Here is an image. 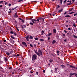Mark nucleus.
<instances>
[{
    "label": "nucleus",
    "mask_w": 77,
    "mask_h": 77,
    "mask_svg": "<svg viewBox=\"0 0 77 77\" xmlns=\"http://www.w3.org/2000/svg\"><path fill=\"white\" fill-rule=\"evenodd\" d=\"M51 54L52 56H53V57H54V56H54V55L53 54Z\"/></svg>",
    "instance_id": "60"
},
{
    "label": "nucleus",
    "mask_w": 77,
    "mask_h": 77,
    "mask_svg": "<svg viewBox=\"0 0 77 77\" xmlns=\"http://www.w3.org/2000/svg\"><path fill=\"white\" fill-rule=\"evenodd\" d=\"M73 13H74V12H71L69 13V14H73Z\"/></svg>",
    "instance_id": "46"
},
{
    "label": "nucleus",
    "mask_w": 77,
    "mask_h": 77,
    "mask_svg": "<svg viewBox=\"0 0 77 77\" xmlns=\"http://www.w3.org/2000/svg\"><path fill=\"white\" fill-rule=\"evenodd\" d=\"M35 53L36 54L38 55V56H42V51L40 49H38V52L35 51Z\"/></svg>",
    "instance_id": "1"
},
{
    "label": "nucleus",
    "mask_w": 77,
    "mask_h": 77,
    "mask_svg": "<svg viewBox=\"0 0 77 77\" xmlns=\"http://www.w3.org/2000/svg\"><path fill=\"white\" fill-rule=\"evenodd\" d=\"M18 7V6H16L15 7L13 8V9L14 10V9H17V8Z\"/></svg>",
    "instance_id": "20"
},
{
    "label": "nucleus",
    "mask_w": 77,
    "mask_h": 77,
    "mask_svg": "<svg viewBox=\"0 0 77 77\" xmlns=\"http://www.w3.org/2000/svg\"><path fill=\"white\" fill-rule=\"evenodd\" d=\"M44 33V31H42V33Z\"/></svg>",
    "instance_id": "56"
},
{
    "label": "nucleus",
    "mask_w": 77,
    "mask_h": 77,
    "mask_svg": "<svg viewBox=\"0 0 77 77\" xmlns=\"http://www.w3.org/2000/svg\"><path fill=\"white\" fill-rule=\"evenodd\" d=\"M21 29H24V27H23V26L21 25Z\"/></svg>",
    "instance_id": "42"
},
{
    "label": "nucleus",
    "mask_w": 77,
    "mask_h": 77,
    "mask_svg": "<svg viewBox=\"0 0 77 77\" xmlns=\"http://www.w3.org/2000/svg\"><path fill=\"white\" fill-rule=\"evenodd\" d=\"M43 72H44V73L45 72V70H44L43 71Z\"/></svg>",
    "instance_id": "63"
},
{
    "label": "nucleus",
    "mask_w": 77,
    "mask_h": 77,
    "mask_svg": "<svg viewBox=\"0 0 77 77\" xmlns=\"http://www.w3.org/2000/svg\"><path fill=\"white\" fill-rule=\"evenodd\" d=\"M9 41L10 42H11L12 44H14V43H15V41L13 40V39H12V38H10Z\"/></svg>",
    "instance_id": "3"
},
{
    "label": "nucleus",
    "mask_w": 77,
    "mask_h": 77,
    "mask_svg": "<svg viewBox=\"0 0 77 77\" xmlns=\"http://www.w3.org/2000/svg\"><path fill=\"white\" fill-rule=\"evenodd\" d=\"M29 24H30L31 25H33V24H34L33 23H31V22L30 23H29Z\"/></svg>",
    "instance_id": "22"
},
{
    "label": "nucleus",
    "mask_w": 77,
    "mask_h": 77,
    "mask_svg": "<svg viewBox=\"0 0 77 77\" xmlns=\"http://www.w3.org/2000/svg\"><path fill=\"white\" fill-rule=\"evenodd\" d=\"M11 38H12V39H15V37H13V36H11Z\"/></svg>",
    "instance_id": "29"
},
{
    "label": "nucleus",
    "mask_w": 77,
    "mask_h": 77,
    "mask_svg": "<svg viewBox=\"0 0 77 77\" xmlns=\"http://www.w3.org/2000/svg\"><path fill=\"white\" fill-rule=\"evenodd\" d=\"M3 1H0V3H3Z\"/></svg>",
    "instance_id": "61"
},
{
    "label": "nucleus",
    "mask_w": 77,
    "mask_h": 77,
    "mask_svg": "<svg viewBox=\"0 0 77 77\" xmlns=\"http://www.w3.org/2000/svg\"><path fill=\"white\" fill-rule=\"evenodd\" d=\"M73 26L75 27H76V26H75V24H73Z\"/></svg>",
    "instance_id": "38"
},
{
    "label": "nucleus",
    "mask_w": 77,
    "mask_h": 77,
    "mask_svg": "<svg viewBox=\"0 0 77 77\" xmlns=\"http://www.w3.org/2000/svg\"><path fill=\"white\" fill-rule=\"evenodd\" d=\"M22 22H23V23H24V20L22 19Z\"/></svg>",
    "instance_id": "45"
},
{
    "label": "nucleus",
    "mask_w": 77,
    "mask_h": 77,
    "mask_svg": "<svg viewBox=\"0 0 77 77\" xmlns=\"http://www.w3.org/2000/svg\"><path fill=\"white\" fill-rule=\"evenodd\" d=\"M62 11H63V9H61L59 10L58 12H62Z\"/></svg>",
    "instance_id": "16"
},
{
    "label": "nucleus",
    "mask_w": 77,
    "mask_h": 77,
    "mask_svg": "<svg viewBox=\"0 0 77 77\" xmlns=\"http://www.w3.org/2000/svg\"><path fill=\"white\" fill-rule=\"evenodd\" d=\"M30 46L31 47H33V45L32 44H30Z\"/></svg>",
    "instance_id": "37"
},
{
    "label": "nucleus",
    "mask_w": 77,
    "mask_h": 77,
    "mask_svg": "<svg viewBox=\"0 0 77 77\" xmlns=\"http://www.w3.org/2000/svg\"><path fill=\"white\" fill-rule=\"evenodd\" d=\"M38 19H39V20H42L43 19V18H42V17H40V18H39Z\"/></svg>",
    "instance_id": "35"
},
{
    "label": "nucleus",
    "mask_w": 77,
    "mask_h": 77,
    "mask_svg": "<svg viewBox=\"0 0 77 77\" xmlns=\"http://www.w3.org/2000/svg\"><path fill=\"white\" fill-rule=\"evenodd\" d=\"M2 7H3V5H0V8H2Z\"/></svg>",
    "instance_id": "55"
},
{
    "label": "nucleus",
    "mask_w": 77,
    "mask_h": 77,
    "mask_svg": "<svg viewBox=\"0 0 77 77\" xmlns=\"http://www.w3.org/2000/svg\"><path fill=\"white\" fill-rule=\"evenodd\" d=\"M52 34V33H49L48 34V36H50Z\"/></svg>",
    "instance_id": "12"
},
{
    "label": "nucleus",
    "mask_w": 77,
    "mask_h": 77,
    "mask_svg": "<svg viewBox=\"0 0 77 77\" xmlns=\"http://www.w3.org/2000/svg\"><path fill=\"white\" fill-rule=\"evenodd\" d=\"M36 21V20H35V19L32 20V21L33 23H35V22L34 21Z\"/></svg>",
    "instance_id": "8"
},
{
    "label": "nucleus",
    "mask_w": 77,
    "mask_h": 77,
    "mask_svg": "<svg viewBox=\"0 0 77 77\" xmlns=\"http://www.w3.org/2000/svg\"><path fill=\"white\" fill-rule=\"evenodd\" d=\"M72 4V3H69L67 4V5H71Z\"/></svg>",
    "instance_id": "21"
},
{
    "label": "nucleus",
    "mask_w": 77,
    "mask_h": 77,
    "mask_svg": "<svg viewBox=\"0 0 77 77\" xmlns=\"http://www.w3.org/2000/svg\"><path fill=\"white\" fill-rule=\"evenodd\" d=\"M65 12V13H64V15H65V14H67V13L66 12Z\"/></svg>",
    "instance_id": "51"
},
{
    "label": "nucleus",
    "mask_w": 77,
    "mask_h": 77,
    "mask_svg": "<svg viewBox=\"0 0 77 77\" xmlns=\"http://www.w3.org/2000/svg\"><path fill=\"white\" fill-rule=\"evenodd\" d=\"M68 30H71V28H69L68 29Z\"/></svg>",
    "instance_id": "53"
},
{
    "label": "nucleus",
    "mask_w": 77,
    "mask_h": 77,
    "mask_svg": "<svg viewBox=\"0 0 77 77\" xmlns=\"http://www.w3.org/2000/svg\"><path fill=\"white\" fill-rule=\"evenodd\" d=\"M60 8V6L58 5L57 6V7L56 8V9H59Z\"/></svg>",
    "instance_id": "19"
},
{
    "label": "nucleus",
    "mask_w": 77,
    "mask_h": 77,
    "mask_svg": "<svg viewBox=\"0 0 77 77\" xmlns=\"http://www.w3.org/2000/svg\"><path fill=\"white\" fill-rule=\"evenodd\" d=\"M36 21H38V22H39V19H37Z\"/></svg>",
    "instance_id": "50"
},
{
    "label": "nucleus",
    "mask_w": 77,
    "mask_h": 77,
    "mask_svg": "<svg viewBox=\"0 0 77 77\" xmlns=\"http://www.w3.org/2000/svg\"><path fill=\"white\" fill-rule=\"evenodd\" d=\"M15 74V72H12V74Z\"/></svg>",
    "instance_id": "44"
},
{
    "label": "nucleus",
    "mask_w": 77,
    "mask_h": 77,
    "mask_svg": "<svg viewBox=\"0 0 77 77\" xmlns=\"http://www.w3.org/2000/svg\"><path fill=\"white\" fill-rule=\"evenodd\" d=\"M57 69H58V68H56L55 69V71H57Z\"/></svg>",
    "instance_id": "30"
},
{
    "label": "nucleus",
    "mask_w": 77,
    "mask_h": 77,
    "mask_svg": "<svg viewBox=\"0 0 77 77\" xmlns=\"http://www.w3.org/2000/svg\"><path fill=\"white\" fill-rule=\"evenodd\" d=\"M50 38L48 37V40H50Z\"/></svg>",
    "instance_id": "58"
},
{
    "label": "nucleus",
    "mask_w": 77,
    "mask_h": 77,
    "mask_svg": "<svg viewBox=\"0 0 77 77\" xmlns=\"http://www.w3.org/2000/svg\"><path fill=\"white\" fill-rule=\"evenodd\" d=\"M9 69H12V68L11 67H9Z\"/></svg>",
    "instance_id": "32"
},
{
    "label": "nucleus",
    "mask_w": 77,
    "mask_h": 77,
    "mask_svg": "<svg viewBox=\"0 0 77 77\" xmlns=\"http://www.w3.org/2000/svg\"><path fill=\"white\" fill-rule=\"evenodd\" d=\"M49 62H51V63H52V62H53V60L51 59L49 60Z\"/></svg>",
    "instance_id": "17"
},
{
    "label": "nucleus",
    "mask_w": 77,
    "mask_h": 77,
    "mask_svg": "<svg viewBox=\"0 0 77 77\" xmlns=\"http://www.w3.org/2000/svg\"><path fill=\"white\" fill-rule=\"evenodd\" d=\"M62 35H63V36H64V37H65V36H66V35L63 33H62Z\"/></svg>",
    "instance_id": "28"
},
{
    "label": "nucleus",
    "mask_w": 77,
    "mask_h": 77,
    "mask_svg": "<svg viewBox=\"0 0 77 77\" xmlns=\"http://www.w3.org/2000/svg\"><path fill=\"white\" fill-rule=\"evenodd\" d=\"M36 74L37 75H38V72H36Z\"/></svg>",
    "instance_id": "62"
},
{
    "label": "nucleus",
    "mask_w": 77,
    "mask_h": 77,
    "mask_svg": "<svg viewBox=\"0 0 77 77\" xmlns=\"http://www.w3.org/2000/svg\"><path fill=\"white\" fill-rule=\"evenodd\" d=\"M65 42H66L67 41V40L65 39L64 40Z\"/></svg>",
    "instance_id": "52"
},
{
    "label": "nucleus",
    "mask_w": 77,
    "mask_h": 77,
    "mask_svg": "<svg viewBox=\"0 0 77 77\" xmlns=\"http://www.w3.org/2000/svg\"><path fill=\"white\" fill-rule=\"evenodd\" d=\"M14 35H15V36H17V33H14Z\"/></svg>",
    "instance_id": "41"
},
{
    "label": "nucleus",
    "mask_w": 77,
    "mask_h": 77,
    "mask_svg": "<svg viewBox=\"0 0 77 77\" xmlns=\"http://www.w3.org/2000/svg\"><path fill=\"white\" fill-rule=\"evenodd\" d=\"M26 38L27 40V41L29 42V37L27 36L26 37Z\"/></svg>",
    "instance_id": "11"
},
{
    "label": "nucleus",
    "mask_w": 77,
    "mask_h": 77,
    "mask_svg": "<svg viewBox=\"0 0 77 77\" xmlns=\"http://www.w3.org/2000/svg\"><path fill=\"white\" fill-rule=\"evenodd\" d=\"M67 0H65L64 1L63 3H66V2Z\"/></svg>",
    "instance_id": "40"
},
{
    "label": "nucleus",
    "mask_w": 77,
    "mask_h": 77,
    "mask_svg": "<svg viewBox=\"0 0 77 77\" xmlns=\"http://www.w3.org/2000/svg\"><path fill=\"white\" fill-rule=\"evenodd\" d=\"M65 26L66 27H68V25H66Z\"/></svg>",
    "instance_id": "48"
},
{
    "label": "nucleus",
    "mask_w": 77,
    "mask_h": 77,
    "mask_svg": "<svg viewBox=\"0 0 77 77\" xmlns=\"http://www.w3.org/2000/svg\"><path fill=\"white\" fill-rule=\"evenodd\" d=\"M16 64H18V62H16Z\"/></svg>",
    "instance_id": "64"
},
{
    "label": "nucleus",
    "mask_w": 77,
    "mask_h": 77,
    "mask_svg": "<svg viewBox=\"0 0 77 77\" xmlns=\"http://www.w3.org/2000/svg\"><path fill=\"white\" fill-rule=\"evenodd\" d=\"M22 44H23L25 47H27V45L26 44V43L24 42H22Z\"/></svg>",
    "instance_id": "4"
},
{
    "label": "nucleus",
    "mask_w": 77,
    "mask_h": 77,
    "mask_svg": "<svg viewBox=\"0 0 77 77\" xmlns=\"http://www.w3.org/2000/svg\"><path fill=\"white\" fill-rule=\"evenodd\" d=\"M69 66L70 68H74V69H75V68H75V67L74 66H72L71 65H70Z\"/></svg>",
    "instance_id": "6"
},
{
    "label": "nucleus",
    "mask_w": 77,
    "mask_h": 77,
    "mask_svg": "<svg viewBox=\"0 0 77 77\" xmlns=\"http://www.w3.org/2000/svg\"><path fill=\"white\" fill-rule=\"evenodd\" d=\"M35 40H38V38H35Z\"/></svg>",
    "instance_id": "36"
},
{
    "label": "nucleus",
    "mask_w": 77,
    "mask_h": 77,
    "mask_svg": "<svg viewBox=\"0 0 77 77\" xmlns=\"http://www.w3.org/2000/svg\"><path fill=\"white\" fill-rule=\"evenodd\" d=\"M76 15H77V13L75 14H74V16H75Z\"/></svg>",
    "instance_id": "49"
},
{
    "label": "nucleus",
    "mask_w": 77,
    "mask_h": 77,
    "mask_svg": "<svg viewBox=\"0 0 77 77\" xmlns=\"http://www.w3.org/2000/svg\"><path fill=\"white\" fill-rule=\"evenodd\" d=\"M30 38L31 39H33V37H32V36H30Z\"/></svg>",
    "instance_id": "26"
},
{
    "label": "nucleus",
    "mask_w": 77,
    "mask_h": 77,
    "mask_svg": "<svg viewBox=\"0 0 77 77\" xmlns=\"http://www.w3.org/2000/svg\"><path fill=\"white\" fill-rule=\"evenodd\" d=\"M60 3L61 4L62 3V0H60Z\"/></svg>",
    "instance_id": "39"
},
{
    "label": "nucleus",
    "mask_w": 77,
    "mask_h": 77,
    "mask_svg": "<svg viewBox=\"0 0 77 77\" xmlns=\"http://www.w3.org/2000/svg\"><path fill=\"white\" fill-rule=\"evenodd\" d=\"M64 32L66 33H67V32H68V31H66V30H64Z\"/></svg>",
    "instance_id": "23"
},
{
    "label": "nucleus",
    "mask_w": 77,
    "mask_h": 77,
    "mask_svg": "<svg viewBox=\"0 0 77 77\" xmlns=\"http://www.w3.org/2000/svg\"><path fill=\"white\" fill-rule=\"evenodd\" d=\"M53 32L54 33H56V29H54Z\"/></svg>",
    "instance_id": "13"
},
{
    "label": "nucleus",
    "mask_w": 77,
    "mask_h": 77,
    "mask_svg": "<svg viewBox=\"0 0 77 77\" xmlns=\"http://www.w3.org/2000/svg\"><path fill=\"white\" fill-rule=\"evenodd\" d=\"M75 76H76V77H77V74L76 73V74H75Z\"/></svg>",
    "instance_id": "54"
},
{
    "label": "nucleus",
    "mask_w": 77,
    "mask_h": 77,
    "mask_svg": "<svg viewBox=\"0 0 77 77\" xmlns=\"http://www.w3.org/2000/svg\"><path fill=\"white\" fill-rule=\"evenodd\" d=\"M70 74L71 76H72V73H70Z\"/></svg>",
    "instance_id": "57"
},
{
    "label": "nucleus",
    "mask_w": 77,
    "mask_h": 77,
    "mask_svg": "<svg viewBox=\"0 0 77 77\" xmlns=\"http://www.w3.org/2000/svg\"><path fill=\"white\" fill-rule=\"evenodd\" d=\"M73 8H72L71 9L69 10V12H70V11H72V10H73Z\"/></svg>",
    "instance_id": "31"
},
{
    "label": "nucleus",
    "mask_w": 77,
    "mask_h": 77,
    "mask_svg": "<svg viewBox=\"0 0 77 77\" xmlns=\"http://www.w3.org/2000/svg\"><path fill=\"white\" fill-rule=\"evenodd\" d=\"M11 12H12V11L11 10V11H10L8 12V13H11Z\"/></svg>",
    "instance_id": "43"
},
{
    "label": "nucleus",
    "mask_w": 77,
    "mask_h": 77,
    "mask_svg": "<svg viewBox=\"0 0 77 77\" xmlns=\"http://www.w3.org/2000/svg\"><path fill=\"white\" fill-rule=\"evenodd\" d=\"M17 13H16L14 14V18H17L18 17V14Z\"/></svg>",
    "instance_id": "5"
},
{
    "label": "nucleus",
    "mask_w": 77,
    "mask_h": 77,
    "mask_svg": "<svg viewBox=\"0 0 77 77\" xmlns=\"http://www.w3.org/2000/svg\"><path fill=\"white\" fill-rule=\"evenodd\" d=\"M73 36L75 38H77V36H75V35H74Z\"/></svg>",
    "instance_id": "27"
},
{
    "label": "nucleus",
    "mask_w": 77,
    "mask_h": 77,
    "mask_svg": "<svg viewBox=\"0 0 77 77\" xmlns=\"http://www.w3.org/2000/svg\"><path fill=\"white\" fill-rule=\"evenodd\" d=\"M16 29H17V30L18 31H19V29H18V27L16 26Z\"/></svg>",
    "instance_id": "24"
},
{
    "label": "nucleus",
    "mask_w": 77,
    "mask_h": 77,
    "mask_svg": "<svg viewBox=\"0 0 77 77\" xmlns=\"http://www.w3.org/2000/svg\"><path fill=\"white\" fill-rule=\"evenodd\" d=\"M37 57V56L36 54H34L32 57V60H35L36 59V58Z\"/></svg>",
    "instance_id": "2"
},
{
    "label": "nucleus",
    "mask_w": 77,
    "mask_h": 77,
    "mask_svg": "<svg viewBox=\"0 0 77 77\" xmlns=\"http://www.w3.org/2000/svg\"><path fill=\"white\" fill-rule=\"evenodd\" d=\"M76 74V73H72V75H75Z\"/></svg>",
    "instance_id": "47"
},
{
    "label": "nucleus",
    "mask_w": 77,
    "mask_h": 77,
    "mask_svg": "<svg viewBox=\"0 0 77 77\" xmlns=\"http://www.w3.org/2000/svg\"><path fill=\"white\" fill-rule=\"evenodd\" d=\"M22 1H23V0H19L18 1V2H22Z\"/></svg>",
    "instance_id": "33"
},
{
    "label": "nucleus",
    "mask_w": 77,
    "mask_h": 77,
    "mask_svg": "<svg viewBox=\"0 0 77 77\" xmlns=\"http://www.w3.org/2000/svg\"><path fill=\"white\" fill-rule=\"evenodd\" d=\"M55 43H56V40H54L52 42V44H55Z\"/></svg>",
    "instance_id": "10"
},
{
    "label": "nucleus",
    "mask_w": 77,
    "mask_h": 77,
    "mask_svg": "<svg viewBox=\"0 0 77 77\" xmlns=\"http://www.w3.org/2000/svg\"><path fill=\"white\" fill-rule=\"evenodd\" d=\"M10 33L11 34H14V32H12V31H11L10 32Z\"/></svg>",
    "instance_id": "25"
},
{
    "label": "nucleus",
    "mask_w": 77,
    "mask_h": 77,
    "mask_svg": "<svg viewBox=\"0 0 77 77\" xmlns=\"http://www.w3.org/2000/svg\"><path fill=\"white\" fill-rule=\"evenodd\" d=\"M4 60H5V62H7L8 61V59L6 57H4Z\"/></svg>",
    "instance_id": "7"
},
{
    "label": "nucleus",
    "mask_w": 77,
    "mask_h": 77,
    "mask_svg": "<svg viewBox=\"0 0 77 77\" xmlns=\"http://www.w3.org/2000/svg\"><path fill=\"white\" fill-rule=\"evenodd\" d=\"M66 15V16H65V17H71V16H69L68 15Z\"/></svg>",
    "instance_id": "9"
},
{
    "label": "nucleus",
    "mask_w": 77,
    "mask_h": 77,
    "mask_svg": "<svg viewBox=\"0 0 77 77\" xmlns=\"http://www.w3.org/2000/svg\"><path fill=\"white\" fill-rule=\"evenodd\" d=\"M40 41H42V42H43V41H44V40L42 38V39H40Z\"/></svg>",
    "instance_id": "18"
},
{
    "label": "nucleus",
    "mask_w": 77,
    "mask_h": 77,
    "mask_svg": "<svg viewBox=\"0 0 77 77\" xmlns=\"http://www.w3.org/2000/svg\"><path fill=\"white\" fill-rule=\"evenodd\" d=\"M6 54L8 55V56H9L10 54L8 52L6 53Z\"/></svg>",
    "instance_id": "14"
},
{
    "label": "nucleus",
    "mask_w": 77,
    "mask_h": 77,
    "mask_svg": "<svg viewBox=\"0 0 77 77\" xmlns=\"http://www.w3.org/2000/svg\"><path fill=\"white\" fill-rule=\"evenodd\" d=\"M8 5L9 6H11V4H9Z\"/></svg>",
    "instance_id": "59"
},
{
    "label": "nucleus",
    "mask_w": 77,
    "mask_h": 77,
    "mask_svg": "<svg viewBox=\"0 0 77 77\" xmlns=\"http://www.w3.org/2000/svg\"><path fill=\"white\" fill-rule=\"evenodd\" d=\"M57 53H60V51H57Z\"/></svg>",
    "instance_id": "34"
},
{
    "label": "nucleus",
    "mask_w": 77,
    "mask_h": 77,
    "mask_svg": "<svg viewBox=\"0 0 77 77\" xmlns=\"http://www.w3.org/2000/svg\"><path fill=\"white\" fill-rule=\"evenodd\" d=\"M61 66H62V68H65V65H62Z\"/></svg>",
    "instance_id": "15"
}]
</instances>
